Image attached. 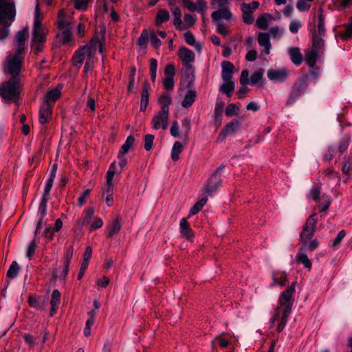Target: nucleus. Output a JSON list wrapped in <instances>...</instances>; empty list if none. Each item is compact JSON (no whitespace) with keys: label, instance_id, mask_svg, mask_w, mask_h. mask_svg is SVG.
<instances>
[{"label":"nucleus","instance_id":"63","mask_svg":"<svg viewBox=\"0 0 352 352\" xmlns=\"http://www.w3.org/2000/svg\"><path fill=\"white\" fill-rule=\"evenodd\" d=\"M125 155L120 153H118V164L121 168H124L128 162V159Z\"/></svg>","mask_w":352,"mask_h":352},{"label":"nucleus","instance_id":"8","mask_svg":"<svg viewBox=\"0 0 352 352\" xmlns=\"http://www.w3.org/2000/svg\"><path fill=\"white\" fill-rule=\"evenodd\" d=\"M21 69V54L15 53L12 57L7 58V63L5 65L4 71L10 74L12 79H18Z\"/></svg>","mask_w":352,"mask_h":352},{"label":"nucleus","instance_id":"38","mask_svg":"<svg viewBox=\"0 0 352 352\" xmlns=\"http://www.w3.org/2000/svg\"><path fill=\"white\" fill-rule=\"evenodd\" d=\"M60 96V89L56 87L51 91H50L46 96H45V100L44 102H55Z\"/></svg>","mask_w":352,"mask_h":352},{"label":"nucleus","instance_id":"22","mask_svg":"<svg viewBox=\"0 0 352 352\" xmlns=\"http://www.w3.org/2000/svg\"><path fill=\"white\" fill-rule=\"evenodd\" d=\"M60 302V293L58 289H54L52 294L50 305L51 310L50 313V316H53L57 311L58 305Z\"/></svg>","mask_w":352,"mask_h":352},{"label":"nucleus","instance_id":"43","mask_svg":"<svg viewBox=\"0 0 352 352\" xmlns=\"http://www.w3.org/2000/svg\"><path fill=\"white\" fill-rule=\"evenodd\" d=\"M134 143H135L134 137L133 135L128 136L125 142L121 146V148H120L119 153H123V154H126L129 151L130 148L133 146Z\"/></svg>","mask_w":352,"mask_h":352},{"label":"nucleus","instance_id":"23","mask_svg":"<svg viewBox=\"0 0 352 352\" xmlns=\"http://www.w3.org/2000/svg\"><path fill=\"white\" fill-rule=\"evenodd\" d=\"M258 44L265 48L266 54H269L271 49L269 34L265 32L259 33L258 36Z\"/></svg>","mask_w":352,"mask_h":352},{"label":"nucleus","instance_id":"48","mask_svg":"<svg viewBox=\"0 0 352 352\" xmlns=\"http://www.w3.org/2000/svg\"><path fill=\"white\" fill-rule=\"evenodd\" d=\"M351 138L349 135H346L343 137L338 146V151L340 153H343L347 150Z\"/></svg>","mask_w":352,"mask_h":352},{"label":"nucleus","instance_id":"56","mask_svg":"<svg viewBox=\"0 0 352 352\" xmlns=\"http://www.w3.org/2000/svg\"><path fill=\"white\" fill-rule=\"evenodd\" d=\"M149 38L155 48H158L161 45V41L157 38L154 30H151L149 33Z\"/></svg>","mask_w":352,"mask_h":352},{"label":"nucleus","instance_id":"57","mask_svg":"<svg viewBox=\"0 0 352 352\" xmlns=\"http://www.w3.org/2000/svg\"><path fill=\"white\" fill-rule=\"evenodd\" d=\"M239 112V108L235 104H230L226 109V114L228 116H232L233 115H237Z\"/></svg>","mask_w":352,"mask_h":352},{"label":"nucleus","instance_id":"31","mask_svg":"<svg viewBox=\"0 0 352 352\" xmlns=\"http://www.w3.org/2000/svg\"><path fill=\"white\" fill-rule=\"evenodd\" d=\"M158 102L161 107L160 111L169 113V105L171 104L172 99L168 94H164L159 98Z\"/></svg>","mask_w":352,"mask_h":352},{"label":"nucleus","instance_id":"14","mask_svg":"<svg viewBox=\"0 0 352 352\" xmlns=\"http://www.w3.org/2000/svg\"><path fill=\"white\" fill-rule=\"evenodd\" d=\"M307 87V85L305 82H302L295 85L286 102V105L295 102L302 95L305 94Z\"/></svg>","mask_w":352,"mask_h":352},{"label":"nucleus","instance_id":"20","mask_svg":"<svg viewBox=\"0 0 352 352\" xmlns=\"http://www.w3.org/2000/svg\"><path fill=\"white\" fill-rule=\"evenodd\" d=\"M179 230L182 237L187 240H190L193 236L194 234L192 230L189 226L187 219L182 218L179 223Z\"/></svg>","mask_w":352,"mask_h":352},{"label":"nucleus","instance_id":"10","mask_svg":"<svg viewBox=\"0 0 352 352\" xmlns=\"http://www.w3.org/2000/svg\"><path fill=\"white\" fill-rule=\"evenodd\" d=\"M169 113L159 111L155 114L151 121L153 129L158 130L160 128L166 130L168 128Z\"/></svg>","mask_w":352,"mask_h":352},{"label":"nucleus","instance_id":"28","mask_svg":"<svg viewBox=\"0 0 352 352\" xmlns=\"http://www.w3.org/2000/svg\"><path fill=\"white\" fill-rule=\"evenodd\" d=\"M296 261L298 264H302L305 268H311L312 263L307 255L303 252L302 248L296 254Z\"/></svg>","mask_w":352,"mask_h":352},{"label":"nucleus","instance_id":"53","mask_svg":"<svg viewBox=\"0 0 352 352\" xmlns=\"http://www.w3.org/2000/svg\"><path fill=\"white\" fill-rule=\"evenodd\" d=\"M184 20L186 24V28L192 27L196 22V16L193 14H186L184 16Z\"/></svg>","mask_w":352,"mask_h":352},{"label":"nucleus","instance_id":"37","mask_svg":"<svg viewBox=\"0 0 352 352\" xmlns=\"http://www.w3.org/2000/svg\"><path fill=\"white\" fill-rule=\"evenodd\" d=\"M121 229V224L118 219L112 221L109 227L107 236L111 238L113 235L118 233Z\"/></svg>","mask_w":352,"mask_h":352},{"label":"nucleus","instance_id":"34","mask_svg":"<svg viewBox=\"0 0 352 352\" xmlns=\"http://www.w3.org/2000/svg\"><path fill=\"white\" fill-rule=\"evenodd\" d=\"M169 19L170 14L167 10L164 9L159 10L156 15V25L160 26L163 23L168 21Z\"/></svg>","mask_w":352,"mask_h":352},{"label":"nucleus","instance_id":"58","mask_svg":"<svg viewBox=\"0 0 352 352\" xmlns=\"http://www.w3.org/2000/svg\"><path fill=\"white\" fill-rule=\"evenodd\" d=\"M296 8L300 12L308 10L310 5L306 0H298L296 3Z\"/></svg>","mask_w":352,"mask_h":352},{"label":"nucleus","instance_id":"64","mask_svg":"<svg viewBox=\"0 0 352 352\" xmlns=\"http://www.w3.org/2000/svg\"><path fill=\"white\" fill-rule=\"evenodd\" d=\"M302 25L301 23L298 20H294L290 22L289 24V30L292 33H296L298 32L300 28H301Z\"/></svg>","mask_w":352,"mask_h":352},{"label":"nucleus","instance_id":"6","mask_svg":"<svg viewBox=\"0 0 352 352\" xmlns=\"http://www.w3.org/2000/svg\"><path fill=\"white\" fill-rule=\"evenodd\" d=\"M20 82L19 79H12L0 85V96L5 100H11L18 98Z\"/></svg>","mask_w":352,"mask_h":352},{"label":"nucleus","instance_id":"41","mask_svg":"<svg viewBox=\"0 0 352 352\" xmlns=\"http://www.w3.org/2000/svg\"><path fill=\"white\" fill-rule=\"evenodd\" d=\"M321 192V188L318 185L313 186L310 189L308 197L316 202H319L321 198L320 197Z\"/></svg>","mask_w":352,"mask_h":352},{"label":"nucleus","instance_id":"55","mask_svg":"<svg viewBox=\"0 0 352 352\" xmlns=\"http://www.w3.org/2000/svg\"><path fill=\"white\" fill-rule=\"evenodd\" d=\"M94 67V57H89L85 62L83 73L85 76H87L89 72L92 71Z\"/></svg>","mask_w":352,"mask_h":352},{"label":"nucleus","instance_id":"16","mask_svg":"<svg viewBox=\"0 0 352 352\" xmlns=\"http://www.w3.org/2000/svg\"><path fill=\"white\" fill-rule=\"evenodd\" d=\"M221 183L220 175H217V173H214L209 178L207 184L204 187V190L206 193L210 195L214 192Z\"/></svg>","mask_w":352,"mask_h":352},{"label":"nucleus","instance_id":"3","mask_svg":"<svg viewBox=\"0 0 352 352\" xmlns=\"http://www.w3.org/2000/svg\"><path fill=\"white\" fill-rule=\"evenodd\" d=\"M8 5H3L0 10V41L6 38L10 33L9 27L14 21L16 10L14 4L8 1Z\"/></svg>","mask_w":352,"mask_h":352},{"label":"nucleus","instance_id":"40","mask_svg":"<svg viewBox=\"0 0 352 352\" xmlns=\"http://www.w3.org/2000/svg\"><path fill=\"white\" fill-rule=\"evenodd\" d=\"M264 70L259 69L252 74L250 76V85H255L259 82H261L263 78Z\"/></svg>","mask_w":352,"mask_h":352},{"label":"nucleus","instance_id":"17","mask_svg":"<svg viewBox=\"0 0 352 352\" xmlns=\"http://www.w3.org/2000/svg\"><path fill=\"white\" fill-rule=\"evenodd\" d=\"M221 78L223 81H232L234 74V65L228 60L221 63Z\"/></svg>","mask_w":352,"mask_h":352},{"label":"nucleus","instance_id":"45","mask_svg":"<svg viewBox=\"0 0 352 352\" xmlns=\"http://www.w3.org/2000/svg\"><path fill=\"white\" fill-rule=\"evenodd\" d=\"M19 271V265L16 261H13L7 272V276L10 278H14L17 276Z\"/></svg>","mask_w":352,"mask_h":352},{"label":"nucleus","instance_id":"18","mask_svg":"<svg viewBox=\"0 0 352 352\" xmlns=\"http://www.w3.org/2000/svg\"><path fill=\"white\" fill-rule=\"evenodd\" d=\"M115 164L116 162L111 163L110 168L107 173V184L105 188L103 190V192H106L107 195H113V178L115 175Z\"/></svg>","mask_w":352,"mask_h":352},{"label":"nucleus","instance_id":"15","mask_svg":"<svg viewBox=\"0 0 352 352\" xmlns=\"http://www.w3.org/2000/svg\"><path fill=\"white\" fill-rule=\"evenodd\" d=\"M177 55L183 65H192L195 59L194 52L186 47H181L177 52Z\"/></svg>","mask_w":352,"mask_h":352},{"label":"nucleus","instance_id":"35","mask_svg":"<svg viewBox=\"0 0 352 352\" xmlns=\"http://www.w3.org/2000/svg\"><path fill=\"white\" fill-rule=\"evenodd\" d=\"M220 91L226 94L228 97H231L234 90V83L232 81H223V83L219 88Z\"/></svg>","mask_w":352,"mask_h":352},{"label":"nucleus","instance_id":"2","mask_svg":"<svg viewBox=\"0 0 352 352\" xmlns=\"http://www.w3.org/2000/svg\"><path fill=\"white\" fill-rule=\"evenodd\" d=\"M98 36H94L89 44H87L78 50H77L73 56L72 64L74 67L80 68L84 61L89 57H94L98 50L100 54L103 52L102 40Z\"/></svg>","mask_w":352,"mask_h":352},{"label":"nucleus","instance_id":"19","mask_svg":"<svg viewBox=\"0 0 352 352\" xmlns=\"http://www.w3.org/2000/svg\"><path fill=\"white\" fill-rule=\"evenodd\" d=\"M52 117V108L47 102H43L39 110V122L43 124L47 123Z\"/></svg>","mask_w":352,"mask_h":352},{"label":"nucleus","instance_id":"30","mask_svg":"<svg viewBox=\"0 0 352 352\" xmlns=\"http://www.w3.org/2000/svg\"><path fill=\"white\" fill-rule=\"evenodd\" d=\"M272 16L267 14H262L258 16L256 21V25L258 28L261 30H267L269 26V19H270Z\"/></svg>","mask_w":352,"mask_h":352},{"label":"nucleus","instance_id":"59","mask_svg":"<svg viewBox=\"0 0 352 352\" xmlns=\"http://www.w3.org/2000/svg\"><path fill=\"white\" fill-rule=\"evenodd\" d=\"M164 87L167 90H172L174 87V78L166 77L162 82Z\"/></svg>","mask_w":352,"mask_h":352},{"label":"nucleus","instance_id":"11","mask_svg":"<svg viewBox=\"0 0 352 352\" xmlns=\"http://www.w3.org/2000/svg\"><path fill=\"white\" fill-rule=\"evenodd\" d=\"M267 78L278 82H283L288 76V70L285 67L280 69L271 68L267 72Z\"/></svg>","mask_w":352,"mask_h":352},{"label":"nucleus","instance_id":"54","mask_svg":"<svg viewBox=\"0 0 352 352\" xmlns=\"http://www.w3.org/2000/svg\"><path fill=\"white\" fill-rule=\"evenodd\" d=\"M58 36L62 43H68L72 40V34L70 30H63Z\"/></svg>","mask_w":352,"mask_h":352},{"label":"nucleus","instance_id":"12","mask_svg":"<svg viewBox=\"0 0 352 352\" xmlns=\"http://www.w3.org/2000/svg\"><path fill=\"white\" fill-rule=\"evenodd\" d=\"M182 5L190 12L197 11L204 14L207 10V3L205 0H197L195 3L191 0H182Z\"/></svg>","mask_w":352,"mask_h":352},{"label":"nucleus","instance_id":"7","mask_svg":"<svg viewBox=\"0 0 352 352\" xmlns=\"http://www.w3.org/2000/svg\"><path fill=\"white\" fill-rule=\"evenodd\" d=\"M318 220V217L316 213L312 214L307 218L300 235V241L301 243L307 244V241L311 239L314 236L316 232Z\"/></svg>","mask_w":352,"mask_h":352},{"label":"nucleus","instance_id":"27","mask_svg":"<svg viewBox=\"0 0 352 352\" xmlns=\"http://www.w3.org/2000/svg\"><path fill=\"white\" fill-rule=\"evenodd\" d=\"M182 70L184 77L188 80V85H192L195 80V67L193 65H184Z\"/></svg>","mask_w":352,"mask_h":352},{"label":"nucleus","instance_id":"61","mask_svg":"<svg viewBox=\"0 0 352 352\" xmlns=\"http://www.w3.org/2000/svg\"><path fill=\"white\" fill-rule=\"evenodd\" d=\"M340 37L343 41H346L352 37V20L349 25L347 26L345 32L340 34Z\"/></svg>","mask_w":352,"mask_h":352},{"label":"nucleus","instance_id":"32","mask_svg":"<svg viewBox=\"0 0 352 352\" xmlns=\"http://www.w3.org/2000/svg\"><path fill=\"white\" fill-rule=\"evenodd\" d=\"M197 94L194 90H188L184 97V100L182 102V107L185 108L190 107L195 100Z\"/></svg>","mask_w":352,"mask_h":352},{"label":"nucleus","instance_id":"33","mask_svg":"<svg viewBox=\"0 0 352 352\" xmlns=\"http://www.w3.org/2000/svg\"><path fill=\"white\" fill-rule=\"evenodd\" d=\"M273 282L271 284V287H274L276 285L280 286L285 285L287 282V276L285 273H273L272 274Z\"/></svg>","mask_w":352,"mask_h":352},{"label":"nucleus","instance_id":"50","mask_svg":"<svg viewBox=\"0 0 352 352\" xmlns=\"http://www.w3.org/2000/svg\"><path fill=\"white\" fill-rule=\"evenodd\" d=\"M303 245V250H307L309 252L314 251L319 245V242L316 239L311 240L310 242L307 241V244L302 243Z\"/></svg>","mask_w":352,"mask_h":352},{"label":"nucleus","instance_id":"13","mask_svg":"<svg viewBox=\"0 0 352 352\" xmlns=\"http://www.w3.org/2000/svg\"><path fill=\"white\" fill-rule=\"evenodd\" d=\"M29 31L26 27L23 30L17 32L14 38V45L16 47V52L18 54H21L24 50V45L28 37Z\"/></svg>","mask_w":352,"mask_h":352},{"label":"nucleus","instance_id":"47","mask_svg":"<svg viewBox=\"0 0 352 352\" xmlns=\"http://www.w3.org/2000/svg\"><path fill=\"white\" fill-rule=\"evenodd\" d=\"M345 230H340L337 234L336 237L333 240L332 243L331 245V248L332 249H337L338 248H339L342 239L345 237Z\"/></svg>","mask_w":352,"mask_h":352},{"label":"nucleus","instance_id":"4","mask_svg":"<svg viewBox=\"0 0 352 352\" xmlns=\"http://www.w3.org/2000/svg\"><path fill=\"white\" fill-rule=\"evenodd\" d=\"M311 47L306 51L305 56V62L310 67L315 66L320 55L323 53L325 43L316 32H311Z\"/></svg>","mask_w":352,"mask_h":352},{"label":"nucleus","instance_id":"5","mask_svg":"<svg viewBox=\"0 0 352 352\" xmlns=\"http://www.w3.org/2000/svg\"><path fill=\"white\" fill-rule=\"evenodd\" d=\"M42 16L39 12L38 4L35 8V14L34 19V28L32 38V47L37 52L41 50L43 43L45 41V29L41 24Z\"/></svg>","mask_w":352,"mask_h":352},{"label":"nucleus","instance_id":"25","mask_svg":"<svg viewBox=\"0 0 352 352\" xmlns=\"http://www.w3.org/2000/svg\"><path fill=\"white\" fill-rule=\"evenodd\" d=\"M212 19L214 21H219L222 19H225L226 20H229L232 17V13L228 8H221L219 9L217 11H214L212 13Z\"/></svg>","mask_w":352,"mask_h":352},{"label":"nucleus","instance_id":"46","mask_svg":"<svg viewBox=\"0 0 352 352\" xmlns=\"http://www.w3.org/2000/svg\"><path fill=\"white\" fill-rule=\"evenodd\" d=\"M239 126H240L239 121H238L236 120H233L231 122H230L228 124H227L225 126L223 129L227 132L228 134L233 133L239 128Z\"/></svg>","mask_w":352,"mask_h":352},{"label":"nucleus","instance_id":"49","mask_svg":"<svg viewBox=\"0 0 352 352\" xmlns=\"http://www.w3.org/2000/svg\"><path fill=\"white\" fill-rule=\"evenodd\" d=\"M157 60L155 58H151L150 60V74L151 79L153 82H155L157 76Z\"/></svg>","mask_w":352,"mask_h":352},{"label":"nucleus","instance_id":"9","mask_svg":"<svg viewBox=\"0 0 352 352\" xmlns=\"http://www.w3.org/2000/svg\"><path fill=\"white\" fill-rule=\"evenodd\" d=\"M259 2L253 1L251 3H243L241 7L242 19L245 24L250 25L254 22L253 12L258 8Z\"/></svg>","mask_w":352,"mask_h":352},{"label":"nucleus","instance_id":"21","mask_svg":"<svg viewBox=\"0 0 352 352\" xmlns=\"http://www.w3.org/2000/svg\"><path fill=\"white\" fill-rule=\"evenodd\" d=\"M311 32H316L320 36H324L325 35L324 16L321 8L318 10L317 30H314Z\"/></svg>","mask_w":352,"mask_h":352},{"label":"nucleus","instance_id":"60","mask_svg":"<svg viewBox=\"0 0 352 352\" xmlns=\"http://www.w3.org/2000/svg\"><path fill=\"white\" fill-rule=\"evenodd\" d=\"M249 72L248 69H243L241 72V76H240V83L242 86H246L248 84H249Z\"/></svg>","mask_w":352,"mask_h":352},{"label":"nucleus","instance_id":"26","mask_svg":"<svg viewBox=\"0 0 352 352\" xmlns=\"http://www.w3.org/2000/svg\"><path fill=\"white\" fill-rule=\"evenodd\" d=\"M291 60L296 65H300L302 62V55L298 47H292L288 50Z\"/></svg>","mask_w":352,"mask_h":352},{"label":"nucleus","instance_id":"52","mask_svg":"<svg viewBox=\"0 0 352 352\" xmlns=\"http://www.w3.org/2000/svg\"><path fill=\"white\" fill-rule=\"evenodd\" d=\"M155 136L151 134H147L144 137V148L149 151L152 149Z\"/></svg>","mask_w":352,"mask_h":352},{"label":"nucleus","instance_id":"51","mask_svg":"<svg viewBox=\"0 0 352 352\" xmlns=\"http://www.w3.org/2000/svg\"><path fill=\"white\" fill-rule=\"evenodd\" d=\"M149 34L146 30H143L138 40V44L142 47H146V44L148 40Z\"/></svg>","mask_w":352,"mask_h":352},{"label":"nucleus","instance_id":"39","mask_svg":"<svg viewBox=\"0 0 352 352\" xmlns=\"http://www.w3.org/2000/svg\"><path fill=\"white\" fill-rule=\"evenodd\" d=\"M321 200L323 201V202H318V208L320 210V212H324L327 211L331 204V199L328 195L324 194L321 197Z\"/></svg>","mask_w":352,"mask_h":352},{"label":"nucleus","instance_id":"24","mask_svg":"<svg viewBox=\"0 0 352 352\" xmlns=\"http://www.w3.org/2000/svg\"><path fill=\"white\" fill-rule=\"evenodd\" d=\"M53 182H54L53 180H51L49 179H47V182H46V184H45V186L44 188L43 196V198L40 203V204L41 205V207H42V215L45 212V206H47V202L50 199V190L53 185Z\"/></svg>","mask_w":352,"mask_h":352},{"label":"nucleus","instance_id":"62","mask_svg":"<svg viewBox=\"0 0 352 352\" xmlns=\"http://www.w3.org/2000/svg\"><path fill=\"white\" fill-rule=\"evenodd\" d=\"M36 248V244L34 240L32 241L28 247L26 255L29 258V259H31L32 256L34 255L35 252V250Z\"/></svg>","mask_w":352,"mask_h":352},{"label":"nucleus","instance_id":"42","mask_svg":"<svg viewBox=\"0 0 352 352\" xmlns=\"http://www.w3.org/2000/svg\"><path fill=\"white\" fill-rule=\"evenodd\" d=\"M183 150V146L179 142H175L171 150V158L173 161H177L179 158V154Z\"/></svg>","mask_w":352,"mask_h":352},{"label":"nucleus","instance_id":"29","mask_svg":"<svg viewBox=\"0 0 352 352\" xmlns=\"http://www.w3.org/2000/svg\"><path fill=\"white\" fill-rule=\"evenodd\" d=\"M184 39L187 44L189 45L193 46L198 52H201L202 50V45L200 43H196L195 38L193 35V34L188 31L184 33Z\"/></svg>","mask_w":352,"mask_h":352},{"label":"nucleus","instance_id":"44","mask_svg":"<svg viewBox=\"0 0 352 352\" xmlns=\"http://www.w3.org/2000/svg\"><path fill=\"white\" fill-rule=\"evenodd\" d=\"M207 197H204L197 201L190 210L189 216L194 215L199 212L207 202Z\"/></svg>","mask_w":352,"mask_h":352},{"label":"nucleus","instance_id":"1","mask_svg":"<svg viewBox=\"0 0 352 352\" xmlns=\"http://www.w3.org/2000/svg\"><path fill=\"white\" fill-rule=\"evenodd\" d=\"M296 282L292 283L290 286L284 290L278 298V305L275 309L274 314L270 319V323L274 325L276 321H279L277 326V331L281 332L287 322L289 316L292 313V307L294 302L293 296L296 291Z\"/></svg>","mask_w":352,"mask_h":352},{"label":"nucleus","instance_id":"36","mask_svg":"<svg viewBox=\"0 0 352 352\" xmlns=\"http://www.w3.org/2000/svg\"><path fill=\"white\" fill-rule=\"evenodd\" d=\"M172 12H173V15L174 16V19H173V24L175 26V28L178 30H182L183 28H182V11L181 10L178 8V7H176V8H174L172 9Z\"/></svg>","mask_w":352,"mask_h":352}]
</instances>
